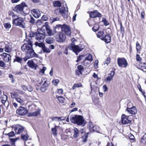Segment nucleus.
Returning <instances> with one entry per match:
<instances>
[{
	"label": "nucleus",
	"instance_id": "1",
	"mask_svg": "<svg viewBox=\"0 0 146 146\" xmlns=\"http://www.w3.org/2000/svg\"><path fill=\"white\" fill-rule=\"evenodd\" d=\"M21 49L23 51L26 52L28 59L38 57V55L35 52L32 46L25 43L22 46Z\"/></svg>",
	"mask_w": 146,
	"mask_h": 146
},
{
	"label": "nucleus",
	"instance_id": "2",
	"mask_svg": "<svg viewBox=\"0 0 146 146\" xmlns=\"http://www.w3.org/2000/svg\"><path fill=\"white\" fill-rule=\"evenodd\" d=\"M70 120L72 123L76 124L79 125L83 126L86 123L83 117L80 115L71 116L70 117Z\"/></svg>",
	"mask_w": 146,
	"mask_h": 146
},
{
	"label": "nucleus",
	"instance_id": "3",
	"mask_svg": "<svg viewBox=\"0 0 146 146\" xmlns=\"http://www.w3.org/2000/svg\"><path fill=\"white\" fill-rule=\"evenodd\" d=\"M12 20L13 24L15 25L23 28L25 27V24L23 18L19 17L18 16H13Z\"/></svg>",
	"mask_w": 146,
	"mask_h": 146
},
{
	"label": "nucleus",
	"instance_id": "4",
	"mask_svg": "<svg viewBox=\"0 0 146 146\" xmlns=\"http://www.w3.org/2000/svg\"><path fill=\"white\" fill-rule=\"evenodd\" d=\"M75 41H76V40L74 38L71 39L72 42L68 46V48L69 49L72 50L77 55L78 53L83 50L84 48L80 47L78 45H75L74 43V42Z\"/></svg>",
	"mask_w": 146,
	"mask_h": 146
},
{
	"label": "nucleus",
	"instance_id": "5",
	"mask_svg": "<svg viewBox=\"0 0 146 146\" xmlns=\"http://www.w3.org/2000/svg\"><path fill=\"white\" fill-rule=\"evenodd\" d=\"M60 28L62 31L65 33L67 35H70L71 34L70 27L67 25L64 24L63 25H57L55 27V28Z\"/></svg>",
	"mask_w": 146,
	"mask_h": 146
},
{
	"label": "nucleus",
	"instance_id": "6",
	"mask_svg": "<svg viewBox=\"0 0 146 146\" xmlns=\"http://www.w3.org/2000/svg\"><path fill=\"white\" fill-rule=\"evenodd\" d=\"M41 31L42 32L44 33L46 35V32L47 34L46 35L48 36H52L54 35L56 32H54L51 29L50 27L48 26H46L45 25H43L41 28Z\"/></svg>",
	"mask_w": 146,
	"mask_h": 146
},
{
	"label": "nucleus",
	"instance_id": "7",
	"mask_svg": "<svg viewBox=\"0 0 146 146\" xmlns=\"http://www.w3.org/2000/svg\"><path fill=\"white\" fill-rule=\"evenodd\" d=\"M45 37V34L42 32L41 31V28L38 29L36 33L35 39L40 42L44 40Z\"/></svg>",
	"mask_w": 146,
	"mask_h": 146
},
{
	"label": "nucleus",
	"instance_id": "8",
	"mask_svg": "<svg viewBox=\"0 0 146 146\" xmlns=\"http://www.w3.org/2000/svg\"><path fill=\"white\" fill-rule=\"evenodd\" d=\"M117 63L119 67L126 68L128 64L126 59L124 58H118L117 59Z\"/></svg>",
	"mask_w": 146,
	"mask_h": 146
},
{
	"label": "nucleus",
	"instance_id": "9",
	"mask_svg": "<svg viewBox=\"0 0 146 146\" xmlns=\"http://www.w3.org/2000/svg\"><path fill=\"white\" fill-rule=\"evenodd\" d=\"M26 7L25 3L24 2L22 3L21 4L16 5L15 7L14 10L18 13L22 14L25 13L23 11L24 7Z\"/></svg>",
	"mask_w": 146,
	"mask_h": 146
},
{
	"label": "nucleus",
	"instance_id": "10",
	"mask_svg": "<svg viewBox=\"0 0 146 146\" xmlns=\"http://www.w3.org/2000/svg\"><path fill=\"white\" fill-rule=\"evenodd\" d=\"M28 110L26 107L20 106L16 110L17 114L21 116L25 115L28 112Z\"/></svg>",
	"mask_w": 146,
	"mask_h": 146
},
{
	"label": "nucleus",
	"instance_id": "11",
	"mask_svg": "<svg viewBox=\"0 0 146 146\" xmlns=\"http://www.w3.org/2000/svg\"><path fill=\"white\" fill-rule=\"evenodd\" d=\"M41 82L42 83H43L41 86L40 90L42 92H44L47 90L48 84L46 78H42Z\"/></svg>",
	"mask_w": 146,
	"mask_h": 146
},
{
	"label": "nucleus",
	"instance_id": "12",
	"mask_svg": "<svg viewBox=\"0 0 146 146\" xmlns=\"http://www.w3.org/2000/svg\"><path fill=\"white\" fill-rule=\"evenodd\" d=\"M66 38L65 34L63 33H60L56 35V40L59 42L64 41Z\"/></svg>",
	"mask_w": 146,
	"mask_h": 146
},
{
	"label": "nucleus",
	"instance_id": "13",
	"mask_svg": "<svg viewBox=\"0 0 146 146\" xmlns=\"http://www.w3.org/2000/svg\"><path fill=\"white\" fill-rule=\"evenodd\" d=\"M24 130V128L22 126L17 125L14 127V130L17 134H19L22 132Z\"/></svg>",
	"mask_w": 146,
	"mask_h": 146
},
{
	"label": "nucleus",
	"instance_id": "14",
	"mask_svg": "<svg viewBox=\"0 0 146 146\" xmlns=\"http://www.w3.org/2000/svg\"><path fill=\"white\" fill-rule=\"evenodd\" d=\"M129 116H126L125 114H123L121 115V122L122 124H126L130 123L131 121L128 119Z\"/></svg>",
	"mask_w": 146,
	"mask_h": 146
},
{
	"label": "nucleus",
	"instance_id": "15",
	"mask_svg": "<svg viewBox=\"0 0 146 146\" xmlns=\"http://www.w3.org/2000/svg\"><path fill=\"white\" fill-rule=\"evenodd\" d=\"M89 15L90 17L92 18L101 17L102 15L97 10L90 12Z\"/></svg>",
	"mask_w": 146,
	"mask_h": 146
},
{
	"label": "nucleus",
	"instance_id": "16",
	"mask_svg": "<svg viewBox=\"0 0 146 146\" xmlns=\"http://www.w3.org/2000/svg\"><path fill=\"white\" fill-rule=\"evenodd\" d=\"M66 11L64 9V7H61V8L60 7L55 11V12L56 14L58 15H62V16L64 17L65 14L64 13V11Z\"/></svg>",
	"mask_w": 146,
	"mask_h": 146
},
{
	"label": "nucleus",
	"instance_id": "17",
	"mask_svg": "<svg viewBox=\"0 0 146 146\" xmlns=\"http://www.w3.org/2000/svg\"><path fill=\"white\" fill-rule=\"evenodd\" d=\"M31 13L33 16L36 18H38L40 16V13L37 9H33L31 10Z\"/></svg>",
	"mask_w": 146,
	"mask_h": 146
},
{
	"label": "nucleus",
	"instance_id": "18",
	"mask_svg": "<svg viewBox=\"0 0 146 146\" xmlns=\"http://www.w3.org/2000/svg\"><path fill=\"white\" fill-rule=\"evenodd\" d=\"M125 111L130 114L135 115L137 113V110L135 106H133L129 109H126Z\"/></svg>",
	"mask_w": 146,
	"mask_h": 146
},
{
	"label": "nucleus",
	"instance_id": "19",
	"mask_svg": "<svg viewBox=\"0 0 146 146\" xmlns=\"http://www.w3.org/2000/svg\"><path fill=\"white\" fill-rule=\"evenodd\" d=\"M28 66L30 67L35 70L36 69L37 67V64H35L32 60H29L27 62Z\"/></svg>",
	"mask_w": 146,
	"mask_h": 146
},
{
	"label": "nucleus",
	"instance_id": "20",
	"mask_svg": "<svg viewBox=\"0 0 146 146\" xmlns=\"http://www.w3.org/2000/svg\"><path fill=\"white\" fill-rule=\"evenodd\" d=\"M7 100V97L6 95H4L3 93L2 94V92H0V101L2 103L5 104Z\"/></svg>",
	"mask_w": 146,
	"mask_h": 146
},
{
	"label": "nucleus",
	"instance_id": "21",
	"mask_svg": "<svg viewBox=\"0 0 146 146\" xmlns=\"http://www.w3.org/2000/svg\"><path fill=\"white\" fill-rule=\"evenodd\" d=\"M30 36L29 37V38H26L25 40V42H27L26 44H28L32 46H33V41L32 40V37H34V34H33L32 35H31V33H30Z\"/></svg>",
	"mask_w": 146,
	"mask_h": 146
},
{
	"label": "nucleus",
	"instance_id": "22",
	"mask_svg": "<svg viewBox=\"0 0 146 146\" xmlns=\"http://www.w3.org/2000/svg\"><path fill=\"white\" fill-rule=\"evenodd\" d=\"M3 55V60L5 62H8L11 60V57L9 54L4 53Z\"/></svg>",
	"mask_w": 146,
	"mask_h": 146
},
{
	"label": "nucleus",
	"instance_id": "23",
	"mask_svg": "<svg viewBox=\"0 0 146 146\" xmlns=\"http://www.w3.org/2000/svg\"><path fill=\"white\" fill-rule=\"evenodd\" d=\"M102 40H104L106 43H108L111 41L110 36L109 35H105L104 38Z\"/></svg>",
	"mask_w": 146,
	"mask_h": 146
},
{
	"label": "nucleus",
	"instance_id": "24",
	"mask_svg": "<svg viewBox=\"0 0 146 146\" xmlns=\"http://www.w3.org/2000/svg\"><path fill=\"white\" fill-rule=\"evenodd\" d=\"M52 120L54 122V125L55 126L60 124V120L59 119V117H54L52 118Z\"/></svg>",
	"mask_w": 146,
	"mask_h": 146
},
{
	"label": "nucleus",
	"instance_id": "25",
	"mask_svg": "<svg viewBox=\"0 0 146 146\" xmlns=\"http://www.w3.org/2000/svg\"><path fill=\"white\" fill-rule=\"evenodd\" d=\"M16 100L20 105H23L25 104V100L23 98H22L21 97H18L16 98Z\"/></svg>",
	"mask_w": 146,
	"mask_h": 146
},
{
	"label": "nucleus",
	"instance_id": "26",
	"mask_svg": "<svg viewBox=\"0 0 146 146\" xmlns=\"http://www.w3.org/2000/svg\"><path fill=\"white\" fill-rule=\"evenodd\" d=\"M73 136L74 138L78 137L79 135V132L78 129L74 127L73 130Z\"/></svg>",
	"mask_w": 146,
	"mask_h": 146
},
{
	"label": "nucleus",
	"instance_id": "27",
	"mask_svg": "<svg viewBox=\"0 0 146 146\" xmlns=\"http://www.w3.org/2000/svg\"><path fill=\"white\" fill-rule=\"evenodd\" d=\"M41 48L44 52L49 53L51 51L50 49L49 48L46 47L44 44H43Z\"/></svg>",
	"mask_w": 146,
	"mask_h": 146
},
{
	"label": "nucleus",
	"instance_id": "28",
	"mask_svg": "<svg viewBox=\"0 0 146 146\" xmlns=\"http://www.w3.org/2000/svg\"><path fill=\"white\" fill-rule=\"evenodd\" d=\"M45 41L48 44H51L54 42V40L53 38L48 37L46 38Z\"/></svg>",
	"mask_w": 146,
	"mask_h": 146
},
{
	"label": "nucleus",
	"instance_id": "29",
	"mask_svg": "<svg viewBox=\"0 0 146 146\" xmlns=\"http://www.w3.org/2000/svg\"><path fill=\"white\" fill-rule=\"evenodd\" d=\"M104 31H99L97 34V36L101 39L104 38L105 35H104Z\"/></svg>",
	"mask_w": 146,
	"mask_h": 146
},
{
	"label": "nucleus",
	"instance_id": "30",
	"mask_svg": "<svg viewBox=\"0 0 146 146\" xmlns=\"http://www.w3.org/2000/svg\"><path fill=\"white\" fill-rule=\"evenodd\" d=\"M40 111H38L29 113L30 116H37L40 115Z\"/></svg>",
	"mask_w": 146,
	"mask_h": 146
},
{
	"label": "nucleus",
	"instance_id": "31",
	"mask_svg": "<svg viewBox=\"0 0 146 146\" xmlns=\"http://www.w3.org/2000/svg\"><path fill=\"white\" fill-rule=\"evenodd\" d=\"M4 50H5V51L6 52H9L11 51L12 48L11 45L8 44H6Z\"/></svg>",
	"mask_w": 146,
	"mask_h": 146
},
{
	"label": "nucleus",
	"instance_id": "32",
	"mask_svg": "<svg viewBox=\"0 0 146 146\" xmlns=\"http://www.w3.org/2000/svg\"><path fill=\"white\" fill-rule=\"evenodd\" d=\"M29 136L28 135L27 132H24V133L22 134L21 135L22 139L24 140H27Z\"/></svg>",
	"mask_w": 146,
	"mask_h": 146
},
{
	"label": "nucleus",
	"instance_id": "33",
	"mask_svg": "<svg viewBox=\"0 0 146 146\" xmlns=\"http://www.w3.org/2000/svg\"><path fill=\"white\" fill-rule=\"evenodd\" d=\"M140 142L143 145H146V134H145L141 138Z\"/></svg>",
	"mask_w": 146,
	"mask_h": 146
},
{
	"label": "nucleus",
	"instance_id": "34",
	"mask_svg": "<svg viewBox=\"0 0 146 146\" xmlns=\"http://www.w3.org/2000/svg\"><path fill=\"white\" fill-rule=\"evenodd\" d=\"M140 69L142 70L146 68V64L145 63L140 62L139 65Z\"/></svg>",
	"mask_w": 146,
	"mask_h": 146
},
{
	"label": "nucleus",
	"instance_id": "35",
	"mask_svg": "<svg viewBox=\"0 0 146 146\" xmlns=\"http://www.w3.org/2000/svg\"><path fill=\"white\" fill-rule=\"evenodd\" d=\"M53 5L54 7H60L61 5V3L58 1H54L53 2Z\"/></svg>",
	"mask_w": 146,
	"mask_h": 146
},
{
	"label": "nucleus",
	"instance_id": "36",
	"mask_svg": "<svg viewBox=\"0 0 146 146\" xmlns=\"http://www.w3.org/2000/svg\"><path fill=\"white\" fill-rule=\"evenodd\" d=\"M19 139V137H17L15 138H10L9 139L10 143L12 145L15 144V143Z\"/></svg>",
	"mask_w": 146,
	"mask_h": 146
},
{
	"label": "nucleus",
	"instance_id": "37",
	"mask_svg": "<svg viewBox=\"0 0 146 146\" xmlns=\"http://www.w3.org/2000/svg\"><path fill=\"white\" fill-rule=\"evenodd\" d=\"M85 60L89 61L90 62L93 60L92 56L91 54H89L88 55L86 56L85 58Z\"/></svg>",
	"mask_w": 146,
	"mask_h": 146
},
{
	"label": "nucleus",
	"instance_id": "38",
	"mask_svg": "<svg viewBox=\"0 0 146 146\" xmlns=\"http://www.w3.org/2000/svg\"><path fill=\"white\" fill-rule=\"evenodd\" d=\"M59 126L56 125L55 127L52 128V131L54 136H56L57 135V129L56 128L59 127Z\"/></svg>",
	"mask_w": 146,
	"mask_h": 146
},
{
	"label": "nucleus",
	"instance_id": "39",
	"mask_svg": "<svg viewBox=\"0 0 146 146\" xmlns=\"http://www.w3.org/2000/svg\"><path fill=\"white\" fill-rule=\"evenodd\" d=\"M88 127L90 132H93L94 125L91 122H90L88 125Z\"/></svg>",
	"mask_w": 146,
	"mask_h": 146
},
{
	"label": "nucleus",
	"instance_id": "40",
	"mask_svg": "<svg viewBox=\"0 0 146 146\" xmlns=\"http://www.w3.org/2000/svg\"><path fill=\"white\" fill-rule=\"evenodd\" d=\"M56 98L59 100V102L62 103L64 102L65 99L62 96H59L56 97Z\"/></svg>",
	"mask_w": 146,
	"mask_h": 146
},
{
	"label": "nucleus",
	"instance_id": "41",
	"mask_svg": "<svg viewBox=\"0 0 146 146\" xmlns=\"http://www.w3.org/2000/svg\"><path fill=\"white\" fill-rule=\"evenodd\" d=\"M88 133H87L84 134V135L82 137V139L84 142H86L87 141L88 136Z\"/></svg>",
	"mask_w": 146,
	"mask_h": 146
},
{
	"label": "nucleus",
	"instance_id": "42",
	"mask_svg": "<svg viewBox=\"0 0 146 146\" xmlns=\"http://www.w3.org/2000/svg\"><path fill=\"white\" fill-rule=\"evenodd\" d=\"M100 26L98 24H95L94 27L92 28V30L94 31H97L99 29Z\"/></svg>",
	"mask_w": 146,
	"mask_h": 146
},
{
	"label": "nucleus",
	"instance_id": "43",
	"mask_svg": "<svg viewBox=\"0 0 146 146\" xmlns=\"http://www.w3.org/2000/svg\"><path fill=\"white\" fill-rule=\"evenodd\" d=\"M77 68L80 74H82V72L84 71L83 66L81 65H79L77 67Z\"/></svg>",
	"mask_w": 146,
	"mask_h": 146
},
{
	"label": "nucleus",
	"instance_id": "44",
	"mask_svg": "<svg viewBox=\"0 0 146 146\" xmlns=\"http://www.w3.org/2000/svg\"><path fill=\"white\" fill-rule=\"evenodd\" d=\"M91 62L90 61L84 60L83 63L84 65L88 67L90 66Z\"/></svg>",
	"mask_w": 146,
	"mask_h": 146
},
{
	"label": "nucleus",
	"instance_id": "45",
	"mask_svg": "<svg viewBox=\"0 0 146 146\" xmlns=\"http://www.w3.org/2000/svg\"><path fill=\"white\" fill-rule=\"evenodd\" d=\"M23 61L22 58H21L16 56L14 60V61L17 62H18L21 63Z\"/></svg>",
	"mask_w": 146,
	"mask_h": 146
},
{
	"label": "nucleus",
	"instance_id": "46",
	"mask_svg": "<svg viewBox=\"0 0 146 146\" xmlns=\"http://www.w3.org/2000/svg\"><path fill=\"white\" fill-rule=\"evenodd\" d=\"M82 85L81 84H75L72 88V89L73 90H74L76 88H79L81 87L82 86Z\"/></svg>",
	"mask_w": 146,
	"mask_h": 146
},
{
	"label": "nucleus",
	"instance_id": "47",
	"mask_svg": "<svg viewBox=\"0 0 146 146\" xmlns=\"http://www.w3.org/2000/svg\"><path fill=\"white\" fill-rule=\"evenodd\" d=\"M4 25L6 29H9L11 27V25L9 23H5L4 24Z\"/></svg>",
	"mask_w": 146,
	"mask_h": 146
},
{
	"label": "nucleus",
	"instance_id": "48",
	"mask_svg": "<svg viewBox=\"0 0 146 146\" xmlns=\"http://www.w3.org/2000/svg\"><path fill=\"white\" fill-rule=\"evenodd\" d=\"M136 48L137 52H139L140 51L141 47L138 41L136 43Z\"/></svg>",
	"mask_w": 146,
	"mask_h": 146
},
{
	"label": "nucleus",
	"instance_id": "49",
	"mask_svg": "<svg viewBox=\"0 0 146 146\" xmlns=\"http://www.w3.org/2000/svg\"><path fill=\"white\" fill-rule=\"evenodd\" d=\"M18 94L16 92H14L11 94V97L12 98H15L16 99V98H18L17 97Z\"/></svg>",
	"mask_w": 146,
	"mask_h": 146
},
{
	"label": "nucleus",
	"instance_id": "50",
	"mask_svg": "<svg viewBox=\"0 0 146 146\" xmlns=\"http://www.w3.org/2000/svg\"><path fill=\"white\" fill-rule=\"evenodd\" d=\"M6 135H8L9 137H12L15 136V134L14 131H12L6 134Z\"/></svg>",
	"mask_w": 146,
	"mask_h": 146
},
{
	"label": "nucleus",
	"instance_id": "51",
	"mask_svg": "<svg viewBox=\"0 0 146 146\" xmlns=\"http://www.w3.org/2000/svg\"><path fill=\"white\" fill-rule=\"evenodd\" d=\"M113 79L111 76H108L105 80V81L107 82H109Z\"/></svg>",
	"mask_w": 146,
	"mask_h": 146
},
{
	"label": "nucleus",
	"instance_id": "52",
	"mask_svg": "<svg viewBox=\"0 0 146 146\" xmlns=\"http://www.w3.org/2000/svg\"><path fill=\"white\" fill-rule=\"evenodd\" d=\"M59 82V80L58 79L53 80L52 81V83L54 86L57 85Z\"/></svg>",
	"mask_w": 146,
	"mask_h": 146
},
{
	"label": "nucleus",
	"instance_id": "53",
	"mask_svg": "<svg viewBox=\"0 0 146 146\" xmlns=\"http://www.w3.org/2000/svg\"><path fill=\"white\" fill-rule=\"evenodd\" d=\"M102 22L103 23L104 25L107 26L109 25V23L106 19L104 18H102Z\"/></svg>",
	"mask_w": 146,
	"mask_h": 146
},
{
	"label": "nucleus",
	"instance_id": "54",
	"mask_svg": "<svg viewBox=\"0 0 146 146\" xmlns=\"http://www.w3.org/2000/svg\"><path fill=\"white\" fill-rule=\"evenodd\" d=\"M136 60L137 61L139 62H141L142 60V58L140 57V56L138 54H137L136 55Z\"/></svg>",
	"mask_w": 146,
	"mask_h": 146
},
{
	"label": "nucleus",
	"instance_id": "55",
	"mask_svg": "<svg viewBox=\"0 0 146 146\" xmlns=\"http://www.w3.org/2000/svg\"><path fill=\"white\" fill-rule=\"evenodd\" d=\"M93 132L94 131H96L98 132L100 130V128L97 125L94 126V127H93Z\"/></svg>",
	"mask_w": 146,
	"mask_h": 146
},
{
	"label": "nucleus",
	"instance_id": "56",
	"mask_svg": "<svg viewBox=\"0 0 146 146\" xmlns=\"http://www.w3.org/2000/svg\"><path fill=\"white\" fill-rule=\"evenodd\" d=\"M44 44L43 42L38 43L37 42H35V44L36 46H38L41 48Z\"/></svg>",
	"mask_w": 146,
	"mask_h": 146
},
{
	"label": "nucleus",
	"instance_id": "57",
	"mask_svg": "<svg viewBox=\"0 0 146 146\" xmlns=\"http://www.w3.org/2000/svg\"><path fill=\"white\" fill-rule=\"evenodd\" d=\"M31 17L32 16L31 15H28L25 16V19L27 21L29 22L30 19H31Z\"/></svg>",
	"mask_w": 146,
	"mask_h": 146
},
{
	"label": "nucleus",
	"instance_id": "58",
	"mask_svg": "<svg viewBox=\"0 0 146 146\" xmlns=\"http://www.w3.org/2000/svg\"><path fill=\"white\" fill-rule=\"evenodd\" d=\"M120 30H121V33L123 35L124 33V29L122 27V24L121 23H120Z\"/></svg>",
	"mask_w": 146,
	"mask_h": 146
},
{
	"label": "nucleus",
	"instance_id": "59",
	"mask_svg": "<svg viewBox=\"0 0 146 146\" xmlns=\"http://www.w3.org/2000/svg\"><path fill=\"white\" fill-rule=\"evenodd\" d=\"M111 59L110 58H107L105 62L104 63V64H107V65H108V64L110 63V62Z\"/></svg>",
	"mask_w": 146,
	"mask_h": 146
},
{
	"label": "nucleus",
	"instance_id": "60",
	"mask_svg": "<svg viewBox=\"0 0 146 146\" xmlns=\"http://www.w3.org/2000/svg\"><path fill=\"white\" fill-rule=\"evenodd\" d=\"M0 66L3 68L5 67H6V64L5 62L0 60Z\"/></svg>",
	"mask_w": 146,
	"mask_h": 146
},
{
	"label": "nucleus",
	"instance_id": "61",
	"mask_svg": "<svg viewBox=\"0 0 146 146\" xmlns=\"http://www.w3.org/2000/svg\"><path fill=\"white\" fill-rule=\"evenodd\" d=\"M46 67H43L42 69L40 70L39 72L40 73H42V74H44V71L46 70Z\"/></svg>",
	"mask_w": 146,
	"mask_h": 146
},
{
	"label": "nucleus",
	"instance_id": "62",
	"mask_svg": "<svg viewBox=\"0 0 146 146\" xmlns=\"http://www.w3.org/2000/svg\"><path fill=\"white\" fill-rule=\"evenodd\" d=\"M133 106V104L131 102L129 103L127 105V107L126 109H129L131 108H132V107Z\"/></svg>",
	"mask_w": 146,
	"mask_h": 146
},
{
	"label": "nucleus",
	"instance_id": "63",
	"mask_svg": "<svg viewBox=\"0 0 146 146\" xmlns=\"http://www.w3.org/2000/svg\"><path fill=\"white\" fill-rule=\"evenodd\" d=\"M98 60H96L95 61L94 64V67L95 68H97L98 67Z\"/></svg>",
	"mask_w": 146,
	"mask_h": 146
},
{
	"label": "nucleus",
	"instance_id": "64",
	"mask_svg": "<svg viewBox=\"0 0 146 146\" xmlns=\"http://www.w3.org/2000/svg\"><path fill=\"white\" fill-rule=\"evenodd\" d=\"M6 44L4 42L0 43V48H5Z\"/></svg>",
	"mask_w": 146,
	"mask_h": 146
}]
</instances>
